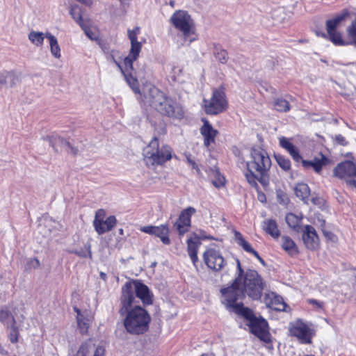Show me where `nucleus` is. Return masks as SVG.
<instances>
[{"label":"nucleus","mask_w":356,"mask_h":356,"mask_svg":"<svg viewBox=\"0 0 356 356\" xmlns=\"http://www.w3.org/2000/svg\"><path fill=\"white\" fill-rule=\"evenodd\" d=\"M70 15L81 29H84L85 24L82 17V8L79 5L73 4L70 6Z\"/></svg>","instance_id":"34"},{"label":"nucleus","mask_w":356,"mask_h":356,"mask_svg":"<svg viewBox=\"0 0 356 356\" xmlns=\"http://www.w3.org/2000/svg\"><path fill=\"white\" fill-rule=\"evenodd\" d=\"M245 177L250 184L253 186L256 184V178H257V177L261 176L258 175L256 172H252V173L248 172V173L245 174Z\"/></svg>","instance_id":"46"},{"label":"nucleus","mask_w":356,"mask_h":356,"mask_svg":"<svg viewBox=\"0 0 356 356\" xmlns=\"http://www.w3.org/2000/svg\"><path fill=\"white\" fill-rule=\"evenodd\" d=\"M115 50H112L111 51L110 54H107L108 55V57L107 58L108 59H110L112 62H113L121 70L123 67L120 65V63L119 62H118L115 59Z\"/></svg>","instance_id":"48"},{"label":"nucleus","mask_w":356,"mask_h":356,"mask_svg":"<svg viewBox=\"0 0 356 356\" xmlns=\"http://www.w3.org/2000/svg\"><path fill=\"white\" fill-rule=\"evenodd\" d=\"M271 161L265 150L261 148H253L251 150V160L247 161L248 172H256L260 176L270 168Z\"/></svg>","instance_id":"10"},{"label":"nucleus","mask_w":356,"mask_h":356,"mask_svg":"<svg viewBox=\"0 0 356 356\" xmlns=\"http://www.w3.org/2000/svg\"><path fill=\"white\" fill-rule=\"evenodd\" d=\"M101 48H102L103 52L105 54H110L111 51H109V49L105 45L101 44Z\"/></svg>","instance_id":"57"},{"label":"nucleus","mask_w":356,"mask_h":356,"mask_svg":"<svg viewBox=\"0 0 356 356\" xmlns=\"http://www.w3.org/2000/svg\"><path fill=\"white\" fill-rule=\"evenodd\" d=\"M346 184L350 187L356 188V179H348Z\"/></svg>","instance_id":"56"},{"label":"nucleus","mask_w":356,"mask_h":356,"mask_svg":"<svg viewBox=\"0 0 356 356\" xmlns=\"http://www.w3.org/2000/svg\"><path fill=\"white\" fill-rule=\"evenodd\" d=\"M46 38L49 41L50 51L54 57L60 58L61 57L60 48L57 38L49 32H46Z\"/></svg>","instance_id":"32"},{"label":"nucleus","mask_w":356,"mask_h":356,"mask_svg":"<svg viewBox=\"0 0 356 356\" xmlns=\"http://www.w3.org/2000/svg\"><path fill=\"white\" fill-rule=\"evenodd\" d=\"M186 160H187V163L193 169L196 170V171L199 173L200 172V169L197 166V165L196 164V163L195 162V161H193L191 156V155H188L186 156Z\"/></svg>","instance_id":"49"},{"label":"nucleus","mask_w":356,"mask_h":356,"mask_svg":"<svg viewBox=\"0 0 356 356\" xmlns=\"http://www.w3.org/2000/svg\"><path fill=\"white\" fill-rule=\"evenodd\" d=\"M275 160L279 166L285 171H288L291 169V162L289 159L285 158L282 155H276Z\"/></svg>","instance_id":"42"},{"label":"nucleus","mask_w":356,"mask_h":356,"mask_svg":"<svg viewBox=\"0 0 356 356\" xmlns=\"http://www.w3.org/2000/svg\"><path fill=\"white\" fill-rule=\"evenodd\" d=\"M121 316H125L123 323L127 332L131 334H140L145 332L151 321L148 312L139 305L128 306L119 310Z\"/></svg>","instance_id":"2"},{"label":"nucleus","mask_w":356,"mask_h":356,"mask_svg":"<svg viewBox=\"0 0 356 356\" xmlns=\"http://www.w3.org/2000/svg\"><path fill=\"white\" fill-rule=\"evenodd\" d=\"M317 35H321L323 38H326V34L323 32H321V33L318 32H316Z\"/></svg>","instance_id":"59"},{"label":"nucleus","mask_w":356,"mask_h":356,"mask_svg":"<svg viewBox=\"0 0 356 356\" xmlns=\"http://www.w3.org/2000/svg\"><path fill=\"white\" fill-rule=\"evenodd\" d=\"M241 286L249 297L258 300L261 296L265 283L256 270H249L244 277H241Z\"/></svg>","instance_id":"9"},{"label":"nucleus","mask_w":356,"mask_h":356,"mask_svg":"<svg viewBox=\"0 0 356 356\" xmlns=\"http://www.w3.org/2000/svg\"><path fill=\"white\" fill-rule=\"evenodd\" d=\"M277 197L278 202L280 204H287L289 202V198H288L287 195L281 191L277 192Z\"/></svg>","instance_id":"47"},{"label":"nucleus","mask_w":356,"mask_h":356,"mask_svg":"<svg viewBox=\"0 0 356 356\" xmlns=\"http://www.w3.org/2000/svg\"><path fill=\"white\" fill-rule=\"evenodd\" d=\"M278 139L280 145L289 152L296 162L298 163L302 160V156L298 148L291 143V139L284 136H280Z\"/></svg>","instance_id":"22"},{"label":"nucleus","mask_w":356,"mask_h":356,"mask_svg":"<svg viewBox=\"0 0 356 356\" xmlns=\"http://www.w3.org/2000/svg\"><path fill=\"white\" fill-rule=\"evenodd\" d=\"M137 298L145 305L153 302V294L146 285L138 281L125 283L120 299L122 309H127L128 306L137 305Z\"/></svg>","instance_id":"3"},{"label":"nucleus","mask_w":356,"mask_h":356,"mask_svg":"<svg viewBox=\"0 0 356 356\" xmlns=\"http://www.w3.org/2000/svg\"><path fill=\"white\" fill-rule=\"evenodd\" d=\"M34 261H35V263L36 264L35 266L36 267L39 266V265H40L39 261L38 259H34Z\"/></svg>","instance_id":"61"},{"label":"nucleus","mask_w":356,"mask_h":356,"mask_svg":"<svg viewBox=\"0 0 356 356\" xmlns=\"http://www.w3.org/2000/svg\"><path fill=\"white\" fill-rule=\"evenodd\" d=\"M333 172L335 177L346 181L356 177V165L350 161L341 162L334 168Z\"/></svg>","instance_id":"16"},{"label":"nucleus","mask_w":356,"mask_h":356,"mask_svg":"<svg viewBox=\"0 0 356 356\" xmlns=\"http://www.w3.org/2000/svg\"><path fill=\"white\" fill-rule=\"evenodd\" d=\"M72 252L76 254L80 257H89L90 259L92 258L91 245L90 243H86L83 248H80L79 250H73Z\"/></svg>","instance_id":"40"},{"label":"nucleus","mask_w":356,"mask_h":356,"mask_svg":"<svg viewBox=\"0 0 356 356\" xmlns=\"http://www.w3.org/2000/svg\"><path fill=\"white\" fill-rule=\"evenodd\" d=\"M308 302L310 304L316 305L318 308L322 309L323 307L324 303L323 302L318 301L315 299H309Z\"/></svg>","instance_id":"52"},{"label":"nucleus","mask_w":356,"mask_h":356,"mask_svg":"<svg viewBox=\"0 0 356 356\" xmlns=\"http://www.w3.org/2000/svg\"><path fill=\"white\" fill-rule=\"evenodd\" d=\"M169 22L181 33L184 42L191 44L197 39L194 22L186 11H175L170 17Z\"/></svg>","instance_id":"5"},{"label":"nucleus","mask_w":356,"mask_h":356,"mask_svg":"<svg viewBox=\"0 0 356 356\" xmlns=\"http://www.w3.org/2000/svg\"><path fill=\"white\" fill-rule=\"evenodd\" d=\"M140 231L150 235L155 236L161 239L165 245L170 244L169 238V227L168 225L163 224L159 226L147 225L140 227Z\"/></svg>","instance_id":"15"},{"label":"nucleus","mask_w":356,"mask_h":356,"mask_svg":"<svg viewBox=\"0 0 356 356\" xmlns=\"http://www.w3.org/2000/svg\"><path fill=\"white\" fill-rule=\"evenodd\" d=\"M144 104L148 105L162 115L172 119L181 120L184 117L182 106L173 98L152 85L143 88Z\"/></svg>","instance_id":"1"},{"label":"nucleus","mask_w":356,"mask_h":356,"mask_svg":"<svg viewBox=\"0 0 356 356\" xmlns=\"http://www.w3.org/2000/svg\"><path fill=\"white\" fill-rule=\"evenodd\" d=\"M100 277H101V278H102V279L105 280V279H106V274H105V273H100Z\"/></svg>","instance_id":"60"},{"label":"nucleus","mask_w":356,"mask_h":356,"mask_svg":"<svg viewBox=\"0 0 356 356\" xmlns=\"http://www.w3.org/2000/svg\"><path fill=\"white\" fill-rule=\"evenodd\" d=\"M200 245L201 242L196 238V235L194 238L191 237L187 239V252L195 266L198 261L197 252Z\"/></svg>","instance_id":"23"},{"label":"nucleus","mask_w":356,"mask_h":356,"mask_svg":"<svg viewBox=\"0 0 356 356\" xmlns=\"http://www.w3.org/2000/svg\"><path fill=\"white\" fill-rule=\"evenodd\" d=\"M302 216H298L292 213H289L286 216L285 220L288 226L296 232L300 229V224L302 222Z\"/></svg>","instance_id":"33"},{"label":"nucleus","mask_w":356,"mask_h":356,"mask_svg":"<svg viewBox=\"0 0 356 356\" xmlns=\"http://www.w3.org/2000/svg\"><path fill=\"white\" fill-rule=\"evenodd\" d=\"M203 125L200 128V134L204 138V145L209 147L215 143V138L218 134V130L213 128L212 125L206 119H202Z\"/></svg>","instance_id":"21"},{"label":"nucleus","mask_w":356,"mask_h":356,"mask_svg":"<svg viewBox=\"0 0 356 356\" xmlns=\"http://www.w3.org/2000/svg\"><path fill=\"white\" fill-rule=\"evenodd\" d=\"M195 212V209L191 207L181 211L178 220L175 223V227L180 236H183L189 230L191 227V218Z\"/></svg>","instance_id":"17"},{"label":"nucleus","mask_w":356,"mask_h":356,"mask_svg":"<svg viewBox=\"0 0 356 356\" xmlns=\"http://www.w3.org/2000/svg\"><path fill=\"white\" fill-rule=\"evenodd\" d=\"M236 261L239 271L238 276L235 279L234 282L230 286L222 289L220 291L223 297V303L226 305L227 308L232 309L235 313H236V305L243 306L242 303H237L236 301L244 296V291L241 286V274L243 273V270L241 268L239 260H237Z\"/></svg>","instance_id":"8"},{"label":"nucleus","mask_w":356,"mask_h":356,"mask_svg":"<svg viewBox=\"0 0 356 356\" xmlns=\"http://www.w3.org/2000/svg\"><path fill=\"white\" fill-rule=\"evenodd\" d=\"M106 212L104 209H98L95 213L93 226L99 235L111 231L116 225L117 220L114 216L105 219Z\"/></svg>","instance_id":"12"},{"label":"nucleus","mask_w":356,"mask_h":356,"mask_svg":"<svg viewBox=\"0 0 356 356\" xmlns=\"http://www.w3.org/2000/svg\"><path fill=\"white\" fill-rule=\"evenodd\" d=\"M202 257L207 266L216 272L221 270L226 265L221 252L213 248H208L203 253Z\"/></svg>","instance_id":"13"},{"label":"nucleus","mask_w":356,"mask_h":356,"mask_svg":"<svg viewBox=\"0 0 356 356\" xmlns=\"http://www.w3.org/2000/svg\"><path fill=\"white\" fill-rule=\"evenodd\" d=\"M172 150L168 145L159 146L154 137L143 149L144 161L147 165H162L172 158Z\"/></svg>","instance_id":"7"},{"label":"nucleus","mask_w":356,"mask_h":356,"mask_svg":"<svg viewBox=\"0 0 356 356\" xmlns=\"http://www.w3.org/2000/svg\"><path fill=\"white\" fill-rule=\"evenodd\" d=\"M86 35L92 40H96V36L94 35L93 32L88 28L86 24H84V29H82Z\"/></svg>","instance_id":"50"},{"label":"nucleus","mask_w":356,"mask_h":356,"mask_svg":"<svg viewBox=\"0 0 356 356\" xmlns=\"http://www.w3.org/2000/svg\"><path fill=\"white\" fill-rule=\"evenodd\" d=\"M90 348V343L89 342L83 343L74 356H87L89 353Z\"/></svg>","instance_id":"43"},{"label":"nucleus","mask_w":356,"mask_h":356,"mask_svg":"<svg viewBox=\"0 0 356 356\" xmlns=\"http://www.w3.org/2000/svg\"><path fill=\"white\" fill-rule=\"evenodd\" d=\"M325 161L326 158L323 154H321L320 158L316 157L312 161H307L302 159L300 160L302 166L305 169H309L312 168L317 173H319L321 171L323 166L325 165Z\"/></svg>","instance_id":"28"},{"label":"nucleus","mask_w":356,"mask_h":356,"mask_svg":"<svg viewBox=\"0 0 356 356\" xmlns=\"http://www.w3.org/2000/svg\"><path fill=\"white\" fill-rule=\"evenodd\" d=\"M8 353L7 351H6L4 350V348L1 346V345L0 344V354H2V355H6Z\"/></svg>","instance_id":"58"},{"label":"nucleus","mask_w":356,"mask_h":356,"mask_svg":"<svg viewBox=\"0 0 356 356\" xmlns=\"http://www.w3.org/2000/svg\"><path fill=\"white\" fill-rule=\"evenodd\" d=\"M74 310L76 313L78 328L82 334L86 333L92 320L91 312L87 309L81 311L77 307H74Z\"/></svg>","instance_id":"19"},{"label":"nucleus","mask_w":356,"mask_h":356,"mask_svg":"<svg viewBox=\"0 0 356 356\" xmlns=\"http://www.w3.org/2000/svg\"><path fill=\"white\" fill-rule=\"evenodd\" d=\"M204 111L209 115H218L226 110L227 102L225 93L218 90L213 92L209 100H204Z\"/></svg>","instance_id":"11"},{"label":"nucleus","mask_w":356,"mask_h":356,"mask_svg":"<svg viewBox=\"0 0 356 356\" xmlns=\"http://www.w3.org/2000/svg\"><path fill=\"white\" fill-rule=\"evenodd\" d=\"M10 333H9V339L12 343H16L18 341V330L14 324L10 325Z\"/></svg>","instance_id":"45"},{"label":"nucleus","mask_w":356,"mask_h":356,"mask_svg":"<svg viewBox=\"0 0 356 356\" xmlns=\"http://www.w3.org/2000/svg\"><path fill=\"white\" fill-rule=\"evenodd\" d=\"M302 237L307 248L314 250L318 248L319 238L312 226L309 225L305 226Z\"/></svg>","instance_id":"18"},{"label":"nucleus","mask_w":356,"mask_h":356,"mask_svg":"<svg viewBox=\"0 0 356 356\" xmlns=\"http://www.w3.org/2000/svg\"><path fill=\"white\" fill-rule=\"evenodd\" d=\"M170 5H171L172 6H174V2H173V1H171V2H170Z\"/></svg>","instance_id":"63"},{"label":"nucleus","mask_w":356,"mask_h":356,"mask_svg":"<svg viewBox=\"0 0 356 356\" xmlns=\"http://www.w3.org/2000/svg\"><path fill=\"white\" fill-rule=\"evenodd\" d=\"M140 33L139 27H136L134 29L128 30V38L130 40L131 43L136 42L138 41V35Z\"/></svg>","instance_id":"44"},{"label":"nucleus","mask_w":356,"mask_h":356,"mask_svg":"<svg viewBox=\"0 0 356 356\" xmlns=\"http://www.w3.org/2000/svg\"><path fill=\"white\" fill-rule=\"evenodd\" d=\"M47 140L56 151L58 150V147L63 149L70 147L69 142L56 134H53L51 136H47Z\"/></svg>","instance_id":"29"},{"label":"nucleus","mask_w":356,"mask_h":356,"mask_svg":"<svg viewBox=\"0 0 356 356\" xmlns=\"http://www.w3.org/2000/svg\"><path fill=\"white\" fill-rule=\"evenodd\" d=\"M234 234L236 243L241 246L244 251L253 254L261 263H264V260L260 257L258 252L252 248L251 245L244 238L239 232L235 230Z\"/></svg>","instance_id":"24"},{"label":"nucleus","mask_w":356,"mask_h":356,"mask_svg":"<svg viewBox=\"0 0 356 356\" xmlns=\"http://www.w3.org/2000/svg\"><path fill=\"white\" fill-rule=\"evenodd\" d=\"M282 241V248L284 250L289 254L295 255L298 253V250L297 245L295 242L287 236H282L281 238Z\"/></svg>","instance_id":"31"},{"label":"nucleus","mask_w":356,"mask_h":356,"mask_svg":"<svg viewBox=\"0 0 356 356\" xmlns=\"http://www.w3.org/2000/svg\"><path fill=\"white\" fill-rule=\"evenodd\" d=\"M334 140L337 143L341 145H346L347 144L346 138L341 134L336 135L334 137Z\"/></svg>","instance_id":"51"},{"label":"nucleus","mask_w":356,"mask_h":356,"mask_svg":"<svg viewBox=\"0 0 356 356\" xmlns=\"http://www.w3.org/2000/svg\"><path fill=\"white\" fill-rule=\"evenodd\" d=\"M17 81V76L12 71H4L0 73V88H12Z\"/></svg>","instance_id":"26"},{"label":"nucleus","mask_w":356,"mask_h":356,"mask_svg":"<svg viewBox=\"0 0 356 356\" xmlns=\"http://www.w3.org/2000/svg\"><path fill=\"white\" fill-rule=\"evenodd\" d=\"M323 234L325 237L328 238L330 240H334V238H335V236L330 232L323 230Z\"/></svg>","instance_id":"55"},{"label":"nucleus","mask_w":356,"mask_h":356,"mask_svg":"<svg viewBox=\"0 0 356 356\" xmlns=\"http://www.w3.org/2000/svg\"><path fill=\"white\" fill-rule=\"evenodd\" d=\"M196 238H198V240L200 241V239H211L213 238L210 236H207V235L204 234V232L200 231V236H196Z\"/></svg>","instance_id":"54"},{"label":"nucleus","mask_w":356,"mask_h":356,"mask_svg":"<svg viewBox=\"0 0 356 356\" xmlns=\"http://www.w3.org/2000/svg\"><path fill=\"white\" fill-rule=\"evenodd\" d=\"M259 200H260L261 202H263V201H264V200H263V198H265V197H264V195H262L261 196H259Z\"/></svg>","instance_id":"62"},{"label":"nucleus","mask_w":356,"mask_h":356,"mask_svg":"<svg viewBox=\"0 0 356 356\" xmlns=\"http://www.w3.org/2000/svg\"><path fill=\"white\" fill-rule=\"evenodd\" d=\"M295 193L298 197L304 200L309 197L310 190L307 184L300 183L295 187Z\"/></svg>","instance_id":"36"},{"label":"nucleus","mask_w":356,"mask_h":356,"mask_svg":"<svg viewBox=\"0 0 356 356\" xmlns=\"http://www.w3.org/2000/svg\"><path fill=\"white\" fill-rule=\"evenodd\" d=\"M261 227L264 231L274 238L280 236V231L275 220L272 218L266 219L262 222Z\"/></svg>","instance_id":"27"},{"label":"nucleus","mask_w":356,"mask_h":356,"mask_svg":"<svg viewBox=\"0 0 356 356\" xmlns=\"http://www.w3.org/2000/svg\"><path fill=\"white\" fill-rule=\"evenodd\" d=\"M211 181L213 184L217 187L220 188L225 184V177L219 172L218 170H214L211 175Z\"/></svg>","instance_id":"41"},{"label":"nucleus","mask_w":356,"mask_h":356,"mask_svg":"<svg viewBox=\"0 0 356 356\" xmlns=\"http://www.w3.org/2000/svg\"><path fill=\"white\" fill-rule=\"evenodd\" d=\"M141 49V42H136L131 43L129 54L124 59V65H126L127 67H129L131 69H132L133 62L138 58Z\"/></svg>","instance_id":"25"},{"label":"nucleus","mask_w":356,"mask_h":356,"mask_svg":"<svg viewBox=\"0 0 356 356\" xmlns=\"http://www.w3.org/2000/svg\"><path fill=\"white\" fill-rule=\"evenodd\" d=\"M213 55L222 64L226 63L228 60L227 52L218 44H214Z\"/></svg>","instance_id":"37"},{"label":"nucleus","mask_w":356,"mask_h":356,"mask_svg":"<svg viewBox=\"0 0 356 356\" xmlns=\"http://www.w3.org/2000/svg\"><path fill=\"white\" fill-rule=\"evenodd\" d=\"M105 353V349L102 346L97 347L94 356H104Z\"/></svg>","instance_id":"53"},{"label":"nucleus","mask_w":356,"mask_h":356,"mask_svg":"<svg viewBox=\"0 0 356 356\" xmlns=\"http://www.w3.org/2000/svg\"><path fill=\"white\" fill-rule=\"evenodd\" d=\"M290 333L296 337L301 343L309 344L312 343V330L302 321L298 320L291 324Z\"/></svg>","instance_id":"14"},{"label":"nucleus","mask_w":356,"mask_h":356,"mask_svg":"<svg viewBox=\"0 0 356 356\" xmlns=\"http://www.w3.org/2000/svg\"><path fill=\"white\" fill-rule=\"evenodd\" d=\"M129 67H127L124 65V68L123 67L120 71L122 74L124 76V79L129 86L131 88V89L134 91V92H139V87L138 82L137 79L132 76V74L129 72V70H132Z\"/></svg>","instance_id":"30"},{"label":"nucleus","mask_w":356,"mask_h":356,"mask_svg":"<svg viewBox=\"0 0 356 356\" xmlns=\"http://www.w3.org/2000/svg\"><path fill=\"white\" fill-rule=\"evenodd\" d=\"M28 38L33 45L42 47L44 43V40L46 38V33L31 31L28 35Z\"/></svg>","instance_id":"35"},{"label":"nucleus","mask_w":356,"mask_h":356,"mask_svg":"<svg viewBox=\"0 0 356 356\" xmlns=\"http://www.w3.org/2000/svg\"><path fill=\"white\" fill-rule=\"evenodd\" d=\"M348 15L347 11H343L333 19L327 20L326 29L329 40L335 45L344 46L349 44H354L356 47V15L351 24L347 29L348 38L351 40L350 42H345L341 34L337 31L340 23Z\"/></svg>","instance_id":"4"},{"label":"nucleus","mask_w":356,"mask_h":356,"mask_svg":"<svg viewBox=\"0 0 356 356\" xmlns=\"http://www.w3.org/2000/svg\"><path fill=\"white\" fill-rule=\"evenodd\" d=\"M274 107L280 112H287L290 110L289 102L282 98H277L275 100Z\"/></svg>","instance_id":"39"},{"label":"nucleus","mask_w":356,"mask_h":356,"mask_svg":"<svg viewBox=\"0 0 356 356\" xmlns=\"http://www.w3.org/2000/svg\"><path fill=\"white\" fill-rule=\"evenodd\" d=\"M0 321L8 327L15 323L14 317L8 310L5 309L0 310Z\"/></svg>","instance_id":"38"},{"label":"nucleus","mask_w":356,"mask_h":356,"mask_svg":"<svg viewBox=\"0 0 356 356\" xmlns=\"http://www.w3.org/2000/svg\"><path fill=\"white\" fill-rule=\"evenodd\" d=\"M236 314L243 316L248 321V325L253 334L265 343H269L271 341L268 324L264 318L256 317L251 309L242 305H236Z\"/></svg>","instance_id":"6"},{"label":"nucleus","mask_w":356,"mask_h":356,"mask_svg":"<svg viewBox=\"0 0 356 356\" xmlns=\"http://www.w3.org/2000/svg\"><path fill=\"white\" fill-rule=\"evenodd\" d=\"M264 302L268 307L277 311H284L286 307L283 298L272 291L265 293Z\"/></svg>","instance_id":"20"}]
</instances>
